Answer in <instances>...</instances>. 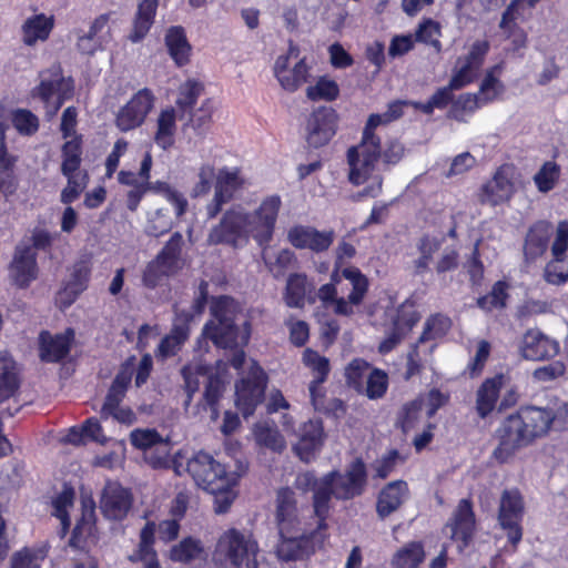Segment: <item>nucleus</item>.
<instances>
[{
    "label": "nucleus",
    "mask_w": 568,
    "mask_h": 568,
    "mask_svg": "<svg viewBox=\"0 0 568 568\" xmlns=\"http://www.w3.org/2000/svg\"><path fill=\"white\" fill-rule=\"evenodd\" d=\"M440 24L433 19H424L415 33L416 41L432 45L437 52L442 50L439 41Z\"/></svg>",
    "instance_id": "nucleus-61"
},
{
    "label": "nucleus",
    "mask_w": 568,
    "mask_h": 568,
    "mask_svg": "<svg viewBox=\"0 0 568 568\" xmlns=\"http://www.w3.org/2000/svg\"><path fill=\"white\" fill-rule=\"evenodd\" d=\"M254 436L260 446H264L274 452H282L285 448V440L276 428L268 425H256Z\"/></svg>",
    "instance_id": "nucleus-60"
},
{
    "label": "nucleus",
    "mask_w": 568,
    "mask_h": 568,
    "mask_svg": "<svg viewBox=\"0 0 568 568\" xmlns=\"http://www.w3.org/2000/svg\"><path fill=\"white\" fill-rule=\"evenodd\" d=\"M213 104L210 99L191 115L190 121L183 125V138L187 141L203 140L211 126Z\"/></svg>",
    "instance_id": "nucleus-34"
},
{
    "label": "nucleus",
    "mask_w": 568,
    "mask_h": 568,
    "mask_svg": "<svg viewBox=\"0 0 568 568\" xmlns=\"http://www.w3.org/2000/svg\"><path fill=\"white\" fill-rule=\"evenodd\" d=\"M245 185V179L241 175V170L234 168L230 170L223 168L219 170L215 183V193L212 202L206 207L210 219H214L222 211L224 204L231 202L237 191Z\"/></svg>",
    "instance_id": "nucleus-17"
},
{
    "label": "nucleus",
    "mask_w": 568,
    "mask_h": 568,
    "mask_svg": "<svg viewBox=\"0 0 568 568\" xmlns=\"http://www.w3.org/2000/svg\"><path fill=\"white\" fill-rule=\"evenodd\" d=\"M74 329L68 327L63 333L52 334L42 329L38 336L39 358L42 363H60L71 352Z\"/></svg>",
    "instance_id": "nucleus-18"
},
{
    "label": "nucleus",
    "mask_w": 568,
    "mask_h": 568,
    "mask_svg": "<svg viewBox=\"0 0 568 568\" xmlns=\"http://www.w3.org/2000/svg\"><path fill=\"white\" fill-rule=\"evenodd\" d=\"M420 317L416 303L412 300H406L397 307L396 314L392 320V328L407 336L418 324Z\"/></svg>",
    "instance_id": "nucleus-39"
},
{
    "label": "nucleus",
    "mask_w": 568,
    "mask_h": 568,
    "mask_svg": "<svg viewBox=\"0 0 568 568\" xmlns=\"http://www.w3.org/2000/svg\"><path fill=\"white\" fill-rule=\"evenodd\" d=\"M182 245V234L180 232H174L155 257L169 268L172 267L174 271H178Z\"/></svg>",
    "instance_id": "nucleus-52"
},
{
    "label": "nucleus",
    "mask_w": 568,
    "mask_h": 568,
    "mask_svg": "<svg viewBox=\"0 0 568 568\" xmlns=\"http://www.w3.org/2000/svg\"><path fill=\"white\" fill-rule=\"evenodd\" d=\"M155 97L150 89L139 90L118 112L116 128L122 132L134 130L143 124L154 106Z\"/></svg>",
    "instance_id": "nucleus-13"
},
{
    "label": "nucleus",
    "mask_w": 568,
    "mask_h": 568,
    "mask_svg": "<svg viewBox=\"0 0 568 568\" xmlns=\"http://www.w3.org/2000/svg\"><path fill=\"white\" fill-rule=\"evenodd\" d=\"M524 515L525 501L519 489H505L499 499L497 520L515 550L524 536Z\"/></svg>",
    "instance_id": "nucleus-10"
},
{
    "label": "nucleus",
    "mask_w": 568,
    "mask_h": 568,
    "mask_svg": "<svg viewBox=\"0 0 568 568\" xmlns=\"http://www.w3.org/2000/svg\"><path fill=\"white\" fill-rule=\"evenodd\" d=\"M523 356L529 361H545L559 353V344L540 332H527L521 347Z\"/></svg>",
    "instance_id": "nucleus-30"
},
{
    "label": "nucleus",
    "mask_w": 568,
    "mask_h": 568,
    "mask_svg": "<svg viewBox=\"0 0 568 568\" xmlns=\"http://www.w3.org/2000/svg\"><path fill=\"white\" fill-rule=\"evenodd\" d=\"M74 491L72 489H65L60 493L52 501L53 516H55L61 524L59 535L61 538L65 537L70 530L71 519L69 515V508L73 505Z\"/></svg>",
    "instance_id": "nucleus-44"
},
{
    "label": "nucleus",
    "mask_w": 568,
    "mask_h": 568,
    "mask_svg": "<svg viewBox=\"0 0 568 568\" xmlns=\"http://www.w3.org/2000/svg\"><path fill=\"white\" fill-rule=\"evenodd\" d=\"M514 171L513 164L505 163L498 166L491 180L483 184L480 202L496 206L508 201L514 192Z\"/></svg>",
    "instance_id": "nucleus-20"
},
{
    "label": "nucleus",
    "mask_w": 568,
    "mask_h": 568,
    "mask_svg": "<svg viewBox=\"0 0 568 568\" xmlns=\"http://www.w3.org/2000/svg\"><path fill=\"white\" fill-rule=\"evenodd\" d=\"M425 549L422 541H409L399 548L392 557V568H418L425 560Z\"/></svg>",
    "instance_id": "nucleus-37"
},
{
    "label": "nucleus",
    "mask_w": 568,
    "mask_h": 568,
    "mask_svg": "<svg viewBox=\"0 0 568 568\" xmlns=\"http://www.w3.org/2000/svg\"><path fill=\"white\" fill-rule=\"evenodd\" d=\"M250 234L246 217L242 209L226 210L220 222L214 225L207 236L211 245H226L234 250L248 243Z\"/></svg>",
    "instance_id": "nucleus-11"
},
{
    "label": "nucleus",
    "mask_w": 568,
    "mask_h": 568,
    "mask_svg": "<svg viewBox=\"0 0 568 568\" xmlns=\"http://www.w3.org/2000/svg\"><path fill=\"white\" fill-rule=\"evenodd\" d=\"M387 389V373L381 368H371L362 394H365L369 399H379L386 394Z\"/></svg>",
    "instance_id": "nucleus-58"
},
{
    "label": "nucleus",
    "mask_w": 568,
    "mask_h": 568,
    "mask_svg": "<svg viewBox=\"0 0 568 568\" xmlns=\"http://www.w3.org/2000/svg\"><path fill=\"white\" fill-rule=\"evenodd\" d=\"M45 550L23 548L12 557V568H40L41 561L45 558Z\"/></svg>",
    "instance_id": "nucleus-64"
},
{
    "label": "nucleus",
    "mask_w": 568,
    "mask_h": 568,
    "mask_svg": "<svg viewBox=\"0 0 568 568\" xmlns=\"http://www.w3.org/2000/svg\"><path fill=\"white\" fill-rule=\"evenodd\" d=\"M185 470L199 487L210 494L235 487L239 481V475L227 471L223 464L202 450L187 459Z\"/></svg>",
    "instance_id": "nucleus-6"
},
{
    "label": "nucleus",
    "mask_w": 568,
    "mask_h": 568,
    "mask_svg": "<svg viewBox=\"0 0 568 568\" xmlns=\"http://www.w3.org/2000/svg\"><path fill=\"white\" fill-rule=\"evenodd\" d=\"M336 115L332 109L315 111L307 123L310 142H328L335 134Z\"/></svg>",
    "instance_id": "nucleus-32"
},
{
    "label": "nucleus",
    "mask_w": 568,
    "mask_h": 568,
    "mask_svg": "<svg viewBox=\"0 0 568 568\" xmlns=\"http://www.w3.org/2000/svg\"><path fill=\"white\" fill-rule=\"evenodd\" d=\"M303 364L311 369L314 375L312 382H326L331 372V365L327 357L320 355L313 348H305L302 355Z\"/></svg>",
    "instance_id": "nucleus-48"
},
{
    "label": "nucleus",
    "mask_w": 568,
    "mask_h": 568,
    "mask_svg": "<svg viewBox=\"0 0 568 568\" xmlns=\"http://www.w3.org/2000/svg\"><path fill=\"white\" fill-rule=\"evenodd\" d=\"M554 225L547 220L534 222L527 230L523 244V255L526 264L535 263L547 252Z\"/></svg>",
    "instance_id": "nucleus-24"
},
{
    "label": "nucleus",
    "mask_w": 568,
    "mask_h": 568,
    "mask_svg": "<svg viewBox=\"0 0 568 568\" xmlns=\"http://www.w3.org/2000/svg\"><path fill=\"white\" fill-rule=\"evenodd\" d=\"M447 526L450 527V538L458 542V548L463 551L471 542L476 530V515L470 498L458 501Z\"/></svg>",
    "instance_id": "nucleus-19"
},
{
    "label": "nucleus",
    "mask_w": 568,
    "mask_h": 568,
    "mask_svg": "<svg viewBox=\"0 0 568 568\" xmlns=\"http://www.w3.org/2000/svg\"><path fill=\"white\" fill-rule=\"evenodd\" d=\"M174 273H176V271L172 267L169 268L161 261L154 257L146 264L143 271L142 283L145 287L153 290L158 287L164 278L173 275Z\"/></svg>",
    "instance_id": "nucleus-57"
},
{
    "label": "nucleus",
    "mask_w": 568,
    "mask_h": 568,
    "mask_svg": "<svg viewBox=\"0 0 568 568\" xmlns=\"http://www.w3.org/2000/svg\"><path fill=\"white\" fill-rule=\"evenodd\" d=\"M52 29V21L43 14L28 20L23 26V40L32 45L38 40H45Z\"/></svg>",
    "instance_id": "nucleus-50"
},
{
    "label": "nucleus",
    "mask_w": 568,
    "mask_h": 568,
    "mask_svg": "<svg viewBox=\"0 0 568 568\" xmlns=\"http://www.w3.org/2000/svg\"><path fill=\"white\" fill-rule=\"evenodd\" d=\"M12 124L14 129L24 136H30L39 129V120L31 111L17 109L12 112Z\"/></svg>",
    "instance_id": "nucleus-63"
},
{
    "label": "nucleus",
    "mask_w": 568,
    "mask_h": 568,
    "mask_svg": "<svg viewBox=\"0 0 568 568\" xmlns=\"http://www.w3.org/2000/svg\"><path fill=\"white\" fill-rule=\"evenodd\" d=\"M133 505V495L119 481L108 480L100 496V510L104 518L122 521Z\"/></svg>",
    "instance_id": "nucleus-15"
},
{
    "label": "nucleus",
    "mask_w": 568,
    "mask_h": 568,
    "mask_svg": "<svg viewBox=\"0 0 568 568\" xmlns=\"http://www.w3.org/2000/svg\"><path fill=\"white\" fill-rule=\"evenodd\" d=\"M276 521L280 534L286 535L292 531V527H302L295 493L290 487H282L276 493Z\"/></svg>",
    "instance_id": "nucleus-28"
},
{
    "label": "nucleus",
    "mask_w": 568,
    "mask_h": 568,
    "mask_svg": "<svg viewBox=\"0 0 568 568\" xmlns=\"http://www.w3.org/2000/svg\"><path fill=\"white\" fill-rule=\"evenodd\" d=\"M480 105H484L479 95L476 93H464L457 99L453 98V103L448 111V118L464 122L466 118L473 114Z\"/></svg>",
    "instance_id": "nucleus-43"
},
{
    "label": "nucleus",
    "mask_w": 568,
    "mask_h": 568,
    "mask_svg": "<svg viewBox=\"0 0 568 568\" xmlns=\"http://www.w3.org/2000/svg\"><path fill=\"white\" fill-rule=\"evenodd\" d=\"M409 495L408 484L397 479L385 485L377 497L376 513L381 519H385L399 509Z\"/></svg>",
    "instance_id": "nucleus-29"
},
{
    "label": "nucleus",
    "mask_w": 568,
    "mask_h": 568,
    "mask_svg": "<svg viewBox=\"0 0 568 568\" xmlns=\"http://www.w3.org/2000/svg\"><path fill=\"white\" fill-rule=\"evenodd\" d=\"M267 384L268 375L256 361H252L246 374L235 382L234 404L245 419L265 400Z\"/></svg>",
    "instance_id": "nucleus-7"
},
{
    "label": "nucleus",
    "mask_w": 568,
    "mask_h": 568,
    "mask_svg": "<svg viewBox=\"0 0 568 568\" xmlns=\"http://www.w3.org/2000/svg\"><path fill=\"white\" fill-rule=\"evenodd\" d=\"M203 552L204 547L201 540L189 536L171 547L169 558L173 562L190 564L200 558Z\"/></svg>",
    "instance_id": "nucleus-38"
},
{
    "label": "nucleus",
    "mask_w": 568,
    "mask_h": 568,
    "mask_svg": "<svg viewBox=\"0 0 568 568\" xmlns=\"http://www.w3.org/2000/svg\"><path fill=\"white\" fill-rule=\"evenodd\" d=\"M325 433L321 419H308L300 427L298 440L294 445L296 455L303 462H311L324 444Z\"/></svg>",
    "instance_id": "nucleus-26"
},
{
    "label": "nucleus",
    "mask_w": 568,
    "mask_h": 568,
    "mask_svg": "<svg viewBox=\"0 0 568 568\" xmlns=\"http://www.w3.org/2000/svg\"><path fill=\"white\" fill-rule=\"evenodd\" d=\"M315 286L305 273H291L286 280L283 301L290 308H304L306 302H315Z\"/></svg>",
    "instance_id": "nucleus-27"
},
{
    "label": "nucleus",
    "mask_w": 568,
    "mask_h": 568,
    "mask_svg": "<svg viewBox=\"0 0 568 568\" xmlns=\"http://www.w3.org/2000/svg\"><path fill=\"white\" fill-rule=\"evenodd\" d=\"M503 387V375L486 378L476 392L475 410L480 419L487 418L497 407Z\"/></svg>",
    "instance_id": "nucleus-31"
},
{
    "label": "nucleus",
    "mask_w": 568,
    "mask_h": 568,
    "mask_svg": "<svg viewBox=\"0 0 568 568\" xmlns=\"http://www.w3.org/2000/svg\"><path fill=\"white\" fill-rule=\"evenodd\" d=\"M165 44L176 65L182 67L189 62L191 45L187 42L183 28H170L165 36Z\"/></svg>",
    "instance_id": "nucleus-36"
},
{
    "label": "nucleus",
    "mask_w": 568,
    "mask_h": 568,
    "mask_svg": "<svg viewBox=\"0 0 568 568\" xmlns=\"http://www.w3.org/2000/svg\"><path fill=\"white\" fill-rule=\"evenodd\" d=\"M456 89L448 82L447 85L439 88L425 103L414 102L413 106L420 110L425 114H432L435 109L443 110L449 103H453L454 94Z\"/></svg>",
    "instance_id": "nucleus-55"
},
{
    "label": "nucleus",
    "mask_w": 568,
    "mask_h": 568,
    "mask_svg": "<svg viewBox=\"0 0 568 568\" xmlns=\"http://www.w3.org/2000/svg\"><path fill=\"white\" fill-rule=\"evenodd\" d=\"M9 273L17 287L28 288L39 274L37 252L27 244L17 245Z\"/></svg>",
    "instance_id": "nucleus-22"
},
{
    "label": "nucleus",
    "mask_w": 568,
    "mask_h": 568,
    "mask_svg": "<svg viewBox=\"0 0 568 568\" xmlns=\"http://www.w3.org/2000/svg\"><path fill=\"white\" fill-rule=\"evenodd\" d=\"M500 71L501 65L497 64L486 72V75L480 83L479 92L477 93L483 104L493 102L504 93L505 85L496 77V73H499Z\"/></svg>",
    "instance_id": "nucleus-45"
},
{
    "label": "nucleus",
    "mask_w": 568,
    "mask_h": 568,
    "mask_svg": "<svg viewBox=\"0 0 568 568\" xmlns=\"http://www.w3.org/2000/svg\"><path fill=\"white\" fill-rule=\"evenodd\" d=\"M560 166L554 161H546L534 175L536 187L541 193L551 191L560 178Z\"/></svg>",
    "instance_id": "nucleus-53"
},
{
    "label": "nucleus",
    "mask_w": 568,
    "mask_h": 568,
    "mask_svg": "<svg viewBox=\"0 0 568 568\" xmlns=\"http://www.w3.org/2000/svg\"><path fill=\"white\" fill-rule=\"evenodd\" d=\"M335 240L333 230H318L312 225L295 224L287 231V242L296 250L322 254L329 250Z\"/></svg>",
    "instance_id": "nucleus-14"
},
{
    "label": "nucleus",
    "mask_w": 568,
    "mask_h": 568,
    "mask_svg": "<svg viewBox=\"0 0 568 568\" xmlns=\"http://www.w3.org/2000/svg\"><path fill=\"white\" fill-rule=\"evenodd\" d=\"M452 328V321L442 313L432 314L424 323L423 332L416 342L424 344L428 341L445 336Z\"/></svg>",
    "instance_id": "nucleus-42"
},
{
    "label": "nucleus",
    "mask_w": 568,
    "mask_h": 568,
    "mask_svg": "<svg viewBox=\"0 0 568 568\" xmlns=\"http://www.w3.org/2000/svg\"><path fill=\"white\" fill-rule=\"evenodd\" d=\"M207 367L202 364H186L181 368V375L184 381V389L186 398L184 402L185 406H189L193 400L194 394L200 388V376L207 374Z\"/></svg>",
    "instance_id": "nucleus-49"
},
{
    "label": "nucleus",
    "mask_w": 568,
    "mask_h": 568,
    "mask_svg": "<svg viewBox=\"0 0 568 568\" xmlns=\"http://www.w3.org/2000/svg\"><path fill=\"white\" fill-rule=\"evenodd\" d=\"M82 144H62L61 173L64 176H80Z\"/></svg>",
    "instance_id": "nucleus-54"
},
{
    "label": "nucleus",
    "mask_w": 568,
    "mask_h": 568,
    "mask_svg": "<svg viewBox=\"0 0 568 568\" xmlns=\"http://www.w3.org/2000/svg\"><path fill=\"white\" fill-rule=\"evenodd\" d=\"M73 80L64 77L59 65H53L41 73V81L32 94L43 103L47 115L53 116L63 103L73 97Z\"/></svg>",
    "instance_id": "nucleus-8"
},
{
    "label": "nucleus",
    "mask_w": 568,
    "mask_h": 568,
    "mask_svg": "<svg viewBox=\"0 0 568 568\" xmlns=\"http://www.w3.org/2000/svg\"><path fill=\"white\" fill-rule=\"evenodd\" d=\"M423 409V400L419 398L405 403L397 412L395 425L404 434L409 433L417 425Z\"/></svg>",
    "instance_id": "nucleus-46"
},
{
    "label": "nucleus",
    "mask_w": 568,
    "mask_h": 568,
    "mask_svg": "<svg viewBox=\"0 0 568 568\" xmlns=\"http://www.w3.org/2000/svg\"><path fill=\"white\" fill-rule=\"evenodd\" d=\"M97 532L95 506L94 503L91 501L90 505H83L81 516L72 529L69 546L73 550H79L84 552V555H90V546L94 545L98 540Z\"/></svg>",
    "instance_id": "nucleus-23"
},
{
    "label": "nucleus",
    "mask_w": 568,
    "mask_h": 568,
    "mask_svg": "<svg viewBox=\"0 0 568 568\" xmlns=\"http://www.w3.org/2000/svg\"><path fill=\"white\" fill-rule=\"evenodd\" d=\"M440 243L437 239L429 235H423L417 244L419 257L414 262V270L416 275H423L428 271L429 263L435 252L438 251Z\"/></svg>",
    "instance_id": "nucleus-51"
},
{
    "label": "nucleus",
    "mask_w": 568,
    "mask_h": 568,
    "mask_svg": "<svg viewBox=\"0 0 568 568\" xmlns=\"http://www.w3.org/2000/svg\"><path fill=\"white\" fill-rule=\"evenodd\" d=\"M367 484V468L361 457L352 460L344 473L334 469L317 477L315 471L307 470L300 473L294 481L295 488L301 493H313L312 507L318 529L328 528L333 497L343 501L355 499L365 493Z\"/></svg>",
    "instance_id": "nucleus-1"
},
{
    "label": "nucleus",
    "mask_w": 568,
    "mask_h": 568,
    "mask_svg": "<svg viewBox=\"0 0 568 568\" xmlns=\"http://www.w3.org/2000/svg\"><path fill=\"white\" fill-rule=\"evenodd\" d=\"M158 7V0H142L139 3L136 17L134 19L133 33L130 39L138 42L145 37L153 23V18Z\"/></svg>",
    "instance_id": "nucleus-41"
},
{
    "label": "nucleus",
    "mask_w": 568,
    "mask_h": 568,
    "mask_svg": "<svg viewBox=\"0 0 568 568\" xmlns=\"http://www.w3.org/2000/svg\"><path fill=\"white\" fill-rule=\"evenodd\" d=\"M172 227L173 221L168 210L159 209L148 219L145 233L152 237H160L169 233Z\"/></svg>",
    "instance_id": "nucleus-62"
},
{
    "label": "nucleus",
    "mask_w": 568,
    "mask_h": 568,
    "mask_svg": "<svg viewBox=\"0 0 568 568\" xmlns=\"http://www.w3.org/2000/svg\"><path fill=\"white\" fill-rule=\"evenodd\" d=\"M91 265L89 261H77L70 273V277L58 292V303L60 308L70 307L77 298L88 288L91 277Z\"/></svg>",
    "instance_id": "nucleus-25"
},
{
    "label": "nucleus",
    "mask_w": 568,
    "mask_h": 568,
    "mask_svg": "<svg viewBox=\"0 0 568 568\" xmlns=\"http://www.w3.org/2000/svg\"><path fill=\"white\" fill-rule=\"evenodd\" d=\"M225 390L224 381L217 374H210L204 386L202 398L197 403V412H210L212 419L219 417L220 400Z\"/></svg>",
    "instance_id": "nucleus-35"
},
{
    "label": "nucleus",
    "mask_w": 568,
    "mask_h": 568,
    "mask_svg": "<svg viewBox=\"0 0 568 568\" xmlns=\"http://www.w3.org/2000/svg\"><path fill=\"white\" fill-rule=\"evenodd\" d=\"M556 418L551 408L521 406L504 417L494 432L497 442L491 458L499 465L509 463L523 448L546 436Z\"/></svg>",
    "instance_id": "nucleus-2"
},
{
    "label": "nucleus",
    "mask_w": 568,
    "mask_h": 568,
    "mask_svg": "<svg viewBox=\"0 0 568 568\" xmlns=\"http://www.w3.org/2000/svg\"><path fill=\"white\" fill-rule=\"evenodd\" d=\"M382 144H354L347 151L349 166L348 181L353 185L363 184L375 170L381 158L386 164H396L404 154L403 144H388L386 150Z\"/></svg>",
    "instance_id": "nucleus-4"
},
{
    "label": "nucleus",
    "mask_w": 568,
    "mask_h": 568,
    "mask_svg": "<svg viewBox=\"0 0 568 568\" xmlns=\"http://www.w3.org/2000/svg\"><path fill=\"white\" fill-rule=\"evenodd\" d=\"M221 548L224 549L227 559L235 567H241L246 564L251 568L256 567V554L258 550L257 542L246 538L237 529L232 528L227 530L219 541Z\"/></svg>",
    "instance_id": "nucleus-16"
},
{
    "label": "nucleus",
    "mask_w": 568,
    "mask_h": 568,
    "mask_svg": "<svg viewBox=\"0 0 568 568\" xmlns=\"http://www.w3.org/2000/svg\"><path fill=\"white\" fill-rule=\"evenodd\" d=\"M282 199L278 194L264 197L253 212H244L250 236L260 247H267L273 241Z\"/></svg>",
    "instance_id": "nucleus-9"
},
{
    "label": "nucleus",
    "mask_w": 568,
    "mask_h": 568,
    "mask_svg": "<svg viewBox=\"0 0 568 568\" xmlns=\"http://www.w3.org/2000/svg\"><path fill=\"white\" fill-rule=\"evenodd\" d=\"M108 18L105 16H100L92 22L88 32L78 34L77 45L81 53L93 54L104 47L108 42Z\"/></svg>",
    "instance_id": "nucleus-33"
},
{
    "label": "nucleus",
    "mask_w": 568,
    "mask_h": 568,
    "mask_svg": "<svg viewBox=\"0 0 568 568\" xmlns=\"http://www.w3.org/2000/svg\"><path fill=\"white\" fill-rule=\"evenodd\" d=\"M308 68L305 59H298L292 69H288L283 75H280L281 87L290 92L296 91L303 83L307 81Z\"/></svg>",
    "instance_id": "nucleus-56"
},
{
    "label": "nucleus",
    "mask_w": 568,
    "mask_h": 568,
    "mask_svg": "<svg viewBox=\"0 0 568 568\" xmlns=\"http://www.w3.org/2000/svg\"><path fill=\"white\" fill-rule=\"evenodd\" d=\"M210 311L212 318L205 323L203 335L219 348L234 349L230 365L236 371L242 369L245 363V353L239 348L240 329L235 324L239 313L236 301L229 295L214 296Z\"/></svg>",
    "instance_id": "nucleus-3"
},
{
    "label": "nucleus",
    "mask_w": 568,
    "mask_h": 568,
    "mask_svg": "<svg viewBox=\"0 0 568 568\" xmlns=\"http://www.w3.org/2000/svg\"><path fill=\"white\" fill-rule=\"evenodd\" d=\"M508 290L509 284L506 281L499 280L495 282L488 294L481 295L476 300L477 307L486 313L505 308L509 298Z\"/></svg>",
    "instance_id": "nucleus-40"
},
{
    "label": "nucleus",
    "mask_w": 568,
    "mask_h": 568,
    "mask_svg": "<svg viewBox=\"0 0 568 568\" xmlns=\"http://www.w3.org/2000/svg\"><path fill=\"white\" fill-rule=\"evenodd\" d=\"M342 275L352 285V291L347 298L337 297V290L334 287V284H323L318 288L316 296L324 307H333L334 314L349 317L354 314L353 306H358L363 303L369 288V282L367 276L356 266L344 267Z\"/></svg>",
    "instance_id": "nucleus-5"
},
{
    "label": "nucleus",
    "mask_w": 568,
    "mask_h": 568,
    "mask_svg": "<svg viewBox=\"0 0 568 568\" xmlns=\"http://www.w3.org/2000/svg\"><path fill=\"white\" fill-rule=\"evenodd\" d=\"M488 50L489 44L487 41L474 42L468 54L457 60L455 71L449 80L452 87L460 90L471 83L477 78Z\"/></svg>",
    "instance_id": "nucleus-21"
},
{
    "label": "nucleus",
    "mask_w": 568,
    "mask_h": 568,
    "mask_svg": "<svg viewBox=\"0 0 568 568\" xmlns=\"http://www.w3.org/2000/svg\"><path fill=\"white\" fill-rule=\"evenodd\" d=\"M326 529L307 530L303 527H292L288 534H280L281 540L276 546L277 557L283 561L303 559L314 552V539Z\"/></svg>",
    "instance_id": "nucleus-12"
},
{
    "label": "nucleus",
    "mask_w": 568,
    "mask_h": 568,
    "mask_svg": "<svg viewBox=\"0 0 568 568\" xmlns=\"http://www.w3.org/2000/svg\"><path fill=\"white\" fill-rule=\"evenodd\" d=\"M369 372L371 364L367 361L359 357L352 359L345 368L346 384L357 393H363L364 381Z\"/></svg>",
    "instance_id": "nucleus-47"
},
{
    "label": "nucleus",
    "mask_w": 568,
    "mask_h": 568,
    "mask_svg": "<svg viewBox=\"0 0 568 568\" xmlns=\"http://www.w3.org/2000/svg\"><path fill=\"white\" fill-rule=\"evenodd\" d=\"M204 85L203 83L190 79L182 83L179 88L176 105L182 111H186L191 109L197 99L203 94Z\"/></svg>",
    "instance_id": "nucleus-59"
}]
</instances>
